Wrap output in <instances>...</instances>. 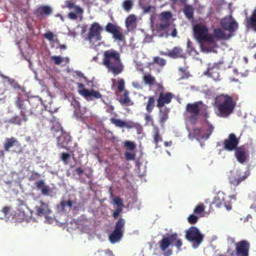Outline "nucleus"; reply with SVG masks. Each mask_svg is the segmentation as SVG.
<instances>
[{
	"mask_svg": "<svg viewBox=\"0 0 256 256\" xmlns=\"http://www.w3.org/2000/svg\"><path fill=\"white\" fill-rule=\"evenodd\" d=\"M204 130H202L199 128H195L193 130L192 132V134L196 139H204L205 138V134L204 133Z\"/></svg>",
	"mask_w": 256,
	"mask_h": 256,
	"instance_id": "39",
	"label": "nucleus"
},
{
	"mask_svg": "<svg viewBox=\"0 0 256 256\" xmlns=\"http://www.w3.org/2000/svg\"><path fill=\"white\" fill-rule=\"evenodd\" d=\"M187 52L190 54H192L196 52V50L193 47L192 43L190 40L187 42Z\"/></svg>",
	"mask_w": 256,
	"mask_h": 256,
	"instance_id": "51",
	"label": "nucleus"
},
{
	"mask_svg": "<svg viewBox=\"0 0 256 256\" xmlns=\"http://www.w3.org/2000/svg\"><path fill=\"white\" fill-rule=\"evenodd\" d=\"M173 98L172 94L170 92H160L157 99L156 106L162 108L164 104H170Z\"/></svg>",
	"mask_w": 256,
	"mask_h": 256,
	"instance_id": "18",
	"label": "nucleus"
},
{
	"mask_svg": "<svg viewBox=\"0 0 256 256\" xmlns=\"http://www.w3.org/2000/svg\"><path fill=\"white\" fill-rule=\"evenodd\" d=\"M48 120L50 123V131L54 136L56 137L64 132L56 118L52 116Z\"/></svg>",
	"mask_w": 256,
	"mask_h": 256,
	"instance_id": "17",
	"label": "nucleus"
},
{
	"mask_svg": "<svg viewBox=\"0 0 256 256\" xmlns=\"http://www.w3.org/2000/svg\"><path fill=\"white\" fill-rule=\"evenodd\" d=\"M20 116H14L8 120V122L18 126H20L22 122H26L28 120L26 114H20Z\"/></svg>",
	"mask_w": 256,
	"mask_h": 256,
	"instance_id": "24",
	"label": "nucleus"
},
{
	"mask_svg": "<svg viewBox=\"0 0 256 256\" xmlns=\"http://www.w3.org/2000/svg\"><path fill=\"white\" fill-rule=\"evenodd\" d=\"M24 209H28V208L25 205H20L18 208V214L21 216L20 218L22 220L26 218L27 217L26 214V212Z\"/></svg>",
	"mask_w": 256,
	"mask_h": 256,
	"instance_id": "46",
	"label": "nucleus"
},
{
	"mask_svg": "<svg viewBox=\"0 0 256 256\" xmlns=\"http://www.w3.org/2000/svg\"><path fill=\"white\" fill-rule=\"evenodd\" d=\"M16 106L20 110V114H26V106L25 100L20 97H18L15 102Z\"/></svg>",
	"mask_w": 256,
	"mask_h": 256,
	"instance_id": "32",
	"label": "nucleus"
},
{
	"mask_svg": "<svg viewBox=\"0 0 256 256\" xmlns=\"http://www.w3.org/2000/svg\"><path fill=\"white\" fill-rule=\"evenodd\" d=\"M29 102L32 105V108L30 110V114L33 115L36 112V109L38 106H40V102L39 100L36 98H32L30 100Z\"/></svg>",
	"mask_w": 256,
	"mask_h": 256,
	"instance_id": "35",
	"label": "nucleus"
},
{
	"mask_svg": "<svg viewBox=\"0 0 256 256\" xmlns=\"http://www.w3.org/2000/svg\"><path fill=\"white\" fill-rule=\"evenodd\" d=\"M235 150V156L240 163H244L246 160V153L244 148L238 147Z\"/></svg>",
	"mask_w": 256,
	"mask_h": 256,
	"instance_id": "27",
	"label": "nucleus"
},
{
	"mask_svg": "<svg viewBox=\"0 0 256 256\" xmlns=\"http://www.w3.org/2000/svg\"><path fill=\"white\" fill-rule=\"evenodd\" d=\"M166 63V61L164 58H160L159 56H154L153 58V61L151 63H150L149 64H156L160 66L163 67L164 66Z\"/></svg>",
	"mask_w": 256,
	"mask_h": 256,
	"instance_id": "40",
	"label": "nucleus"
},
{
	"mask_svg": "<svg viewBox=\"0 0 256 256\" xmlns=\"http://www.w3.org/2000/svg\"><path fill=\"white\" fill-rule=\"evenodd\" d=\"M124 127L126 128H135L138 130L142 128L140 124H137V123H134V122H130V121L128 122H125V126Z\"/></svg>",
	"mask_w": 256,
	"mask_h": 256,
	"instance_id": "48",
	"label": "nucleus"
},
{
	"mask_svg": "<svg viewBox=\"0 0 256 256\" xmlns=\"http://www.w3.org/2000/svg\"><path fill=\"white\" fill-rule=\"evenodd\" d=\"M114 204L117 205L118 206H122L123 202L122 200L119 197H116L114 199Z\"/></svg>",
	"mask_w": 256,
	"mask_h": 256,
	"instance_id": "61",
	"label": "nucleus"
},
{
	"mask_svg": "<svg viewBox=\"0 0 256 256\" xmlns=\"http://www.w3.org/2000/svg\"><path fill=\"white\" fill-rule=\"evenodd\" d=\"M74 10V12H70L68 14V17L70 20H76L78 18V15H82L84 13V10L80 6H76Z\"/></svg>",
	"mask_w": 256,
	"mask_h": 256,
	"instance_id": "34",
	"label": "nucleus"
},
{
	"mask_svg": "<svg viewBox=\"0 0 256 256\" xmlns=\"http://www.w3.org/2000/svg\"><path fill=\"white\" fill-rule=\"evenodd\" d=\"M76 6L74 5V2L72 0H67L65 2V7L68 8L69 10H72V8H74L75 10V7Z\"/></svg>",
	"mask_w": 256,
	"mask_h": 256,
	"instance_id": "58",
	"label": "nucleus"
},
{
	"mask_svg": "<svg viewBox=\"0 0 256 256\" xmlns=\"http://www.w3.org/2000/svg\"><path fill=\"white\" fill-rule=\"evenodd\" d=\"M70 158V154L66 152H62L61 154L60 158L61 160L65 164L68 163V160Z\"/></svg>",
	"mask_w": 256,
	"mask_h": 256,
	"instance_id": "50",
	"label": "nucleus"
},
{
	"mask_svg": "<svg viewBox=\"0 0 256 256\" xmlns=\"http://www.w3.org/2000/svg\"><path fill=\"white\" fill-rule=\"evenodd\" d=\"M123 8L126 12H129L133 6V2L132 0H125L122 4Z\"/></svg>",
	"mask_w": 256,
	"mask_h": 256,
	"instance_id": "43",
	"label": "nucleus"
},
{
	"mask_svg": "<svg viewBox=\"0 0 256 256\" xmlns=\"http://www.w3.org/2000/svg\"><path fill=\"white\" fill-rule=\"evenodd\" d=\"M236 104L232 96L221 94L216 97L215 106L218 109V116L227 118L232 114Z\"/></svg>",
	"mask_w": 256,
	"mask_h": 256,
	"instance_id": "2",
	"label": "nucleus"
},
{
	"mask_svg": "<svg viewBox=\"0 0 256 256\" xmlns=\"http://www.w3.org/2000/svg\"><path fill=\"white\" fill-rule=\"evenodd\" d=\"M110 122L112 124L115 125L118 128H124L125 126V122L120 119H116L114 118H111Z\"/></svg>",
	"mask_w": 256,
	"mask_h": 256,
	"instance_id": "45",
	"label": "nucleus"
},
{
	"mask_svg": "<svg viewBox=\"0 0 256 256\" xmlns=\"http://www.w3.org/2000/svg\"><path fill=\"white\" fill-rule=\"evenodd\" d=\"M208 28L204 24H198L194 26V37L200 42H214V36L208 34Z\"/></svg>",
	"mask_w": 256,
	"mask_h": 256,
	"instance_id": "4",
	"label": "nucleus"
},
{
	"mask_svg": "<svg viewBox=\"0 0 256 256\" xmlns=\"http://www.w3.org/2000/svg\"><path fill=\"white\" fill-rule=\"evenodd\" d=\"M72 138L70 134L64 132L60 135L56 136V144L58 147L68 150L67 146L71 141Z\"/></svg>",
	"mask_w": 256,
	"mask_h": 256,
	"instance_id": "16",
	"label": "nucleus"
},
{
	"mask_svg": "<svg viewBox=\"0 0 256 256\" xmlns=\"http://www.w3.org/2000/svg\"><path fill=\"white\" fill-rule=\"evenodd\" d=\"M54 42H56L58 44V46L56 47V48H59L60 50H65L66 48V46L65 44H60L59 40L57 38H56Z\"/></svg>",
	"mask_w": 256,
	"mask_h": 256,
	"instance_id": "64",
	"label": "nucleus"
},
{
	"mask_svg": "<svg viewBox=\"0 0 256 256\" xmlns=\"http://www.w3.org/2000/svg\"><path fill=\"white\" fill-rule=\"evenodd\" d=\"M207 124V129L206 131L204 132L205 136V139L208 138L212 134L214 130L213 126L209 123L208 121H206Z\"/></svg>",
	"mask_w": 256,
	"mask_h": 256,
	"instance_id": "49",
	"label": "nucleus"
},
{
	"mask_svg": "<svg viewBox=\"0 0 256 256\" xmlns=\"http://www.w3.org/2000/svg\"><path fill=\"white\" fill-rule=\"evenodd\" d=\"M142 79L145 84L149 86L154 85L156 83L155 78L149 74H145L143 76Z\"/></svg>",
	"mask_w": 256,
	"mask_h": 256,
	"instance_id": "38",
	"label": "nucleus"
},
{
	"mask_svg": "<svg viewBox=\"0 0 256 256\" xmlns=\"http://www.w3.org/2000/svg\"><path fill=\"white\" fill-rule=\"evenodd\" d=\"M44 36L47 40H48L50 42H54V38L56 37V35H54L52 32H46L44 34Z\"/></svg>",
	"mask_w": 256,
	"mask_h": 256,
	"instance_id": "55",
	"label": "nucleus"
},
{
	"mask_svg": "<svg viewBox=\"0 0 256 256\" xmlns=\"http://www.w3.org/2000/svg\"><path fill=\"white\" fill-rule=\"evenodd\" d=\"M239 138H238L234 133L230 134L228 138L225 139L223 142V147L226 150L231 152L236 150L238 148Z\"/></svg>",
	"mask_w": 256,
	"mask_h": 256,
	"instance_id": "12",
	"label": "nucleus"
},
{
	"mask_svg": "<svg viewBox=\"0 0 256 256\" xmlns=\"http://www.w3.org/2000/svg\"><path fill=\"white\" fill-rule=\"evenodd\" d=\"M124 146L128 150H132L136 148V144L134 142L126 141L124 142Z\"/></svg>",
	"mask_w": 256,
	"mask_h": 256,
	"instance_id": "57",
	"label": "nucleus"
},
{
	"mask_svg": "<svg viewBox=\"0 0 256 256\" xmlns=\"http://www.w3.org/2000/svg\"><path fill=\"white\" fill-rule=\"evenodd\" d=\"M172 16V14L169 11L164 12L160 14V21L162 22H164V23H161L159 26V28L160 30H165L170 26L169 21L170 20Z\"/></svg>",
	"mask_w": 256,
	"mask_h": 256,
	"instance_id": "21",
	"label": "nucleus"
},
{
	"mask_svg": "<svg viewBox=\"0 0 256 256\" xmlns=\"http://www.w3.org/2000/svg\"><path fill=\"white\" fill-rule=\"evenodd\" d=\"M148 100L146 103V109L148 113H150L155 106V100L154 96H148Z\"/></svg>",
	"mask_w": 256,
	"mask_h": 256,
	"instance_id": "36",
	"label": "nucleus"
},
{
	"mask_svg": "<svg viewBox=\"0 0 256 256\" xmlns=\"http://www.w3.org/2000/svg\"><path fill=\"white\" fill-rule=\"evenodd\" d=\"M124 155L126 160H134L136 156V154H134L128 152H126Z\"/></svg>",
	"mask_w": 256,
	"mask_h": 256,
	"instance_id": "60",
	"label": "nucleus"
},
{
	"mask_svg": "<svg viewBox=\"0 0 256 256\" xmlns=\"http://www.w3.org/2000/svg\"><path fill=\"white\" fill-rule=\"evenodd\" d=\"M102 64L114 75L121 74L124 70V65L121 62L120 54L113 49L104 52L102 58Z\"/></svg>",
	"mask_w": 256,
	"mask_h": 256,
	"instance_id": "1",
	"label": "nucleus"
},
{
	"mask_svg": "<svg viewBox=\"0 0 256 256\" xmlns=\"http://www.w3.org/2000/svg\"><path fill=\"white\" fill-rule=\"evenodd\" d=\"M249 175L248 171H246L244 174L238 170L231 171L228 177L229 182L232 184L237 186L245 180Z\"/></svg>",
	"mask_w": 256,
	"mask_h": 256,
	"instance_id": "9",
	"label": "nucleus"
},
{
	"mask_svg": "<svg viewBox=\"0 0 256 256\" xmlns=\"http://www.w3.org/2000/svg\"><path fill=\"white\" fill-rule=\"evenodd\" d=\"M39 202L40 206L36 207V214L40 216H44L47 218L49 214L52 212V211L47 203L44 202L42 200H40Z\"/></svg>",
	"mask_w": 256,
	"mask_h": 256,
	"instance_id": "19",
	"label": "nucleus"
},
{
	"mask_svg": "<svg viewBox=\"0 0 256 256\" xmlns=\"http://www.w3.org/2000/svg\"><path fill=\"white\" fill-rule=\"evenodd\" d=\"M153 128V142L156 145V148H158V143L159 142L162 141V136L160 132V129L158 127L155 125L154 124H152Z\"/></svg>",
	"mask_w": 256,
	"mask_h": 256,
	"instance_id": "26",
	"label": "nucleus"
},
{
	"mask_svg": "<svg viewBox=\"0 0 256 256\" xmlns=\"http://www.w3.org/2000/svg\"><path fill=\"white\" fill-rule=\"evenodd\" d=\"M125 220L120 218L116 223L112 232L109 235L108 240L112 244H115L120 241L123 236Z\"/></svg>",
	"mask_w": 256,
	"mask_h": 256,
	"instance_id": "7",
	"label": "nucleus"
},
{
	"mask_svg": "<svg viewBox=\"0 0 256 256\" xmlns=\"http://www.w3.org/2000/svg\"><path fill=\"white\" fill-rule=\"evenodd\" d=\"M52 9L48 6H41L38 7L34 11L35 15L38 18H42L44 16H48L52 13Z\"/></svg>",
	"mask_w": 256,
	"mask_h": 256,
	"instance_id": "23",
	"label": "nucleus"
},
{
	"mask_svg": "<svg viewBox=\"0 0 256 256\" xmlns=\"http://www.w3.org/2000/svg\"><path fill=\"white\" fill-rule=\"evenodd\" d=\"M222 28L230 33L234 32L238 28V24L231 15L222 18L220 22Z\"/></svg>",
	"mask_w": 256,
	"mask_h": 256,
	"instance_id": "10",
	"label": "nucleus"
},
{
	"mask_svg": "<svg viewBox=\"0 0 256 256\" xmlns=\"http://www.w3.org/2000/svg\"><path fill=\"white\" fill-rule=\"evenodd\" d=\"M118 90L119 92H122L124 89V80L122 78L118 80L117 82Z\"/></svg>",
	"mask_w": 256,
	"mask_h": 256,
	"instance_id": "56",
	"label": "nucleus"
},
{
	"mask_svg": "<svg viewBox=\"0 0 256 256\" xmlns=\"http://www.w3.org/2000/svg\"><path fill=\"white\" fill-rule=\"evenodd\" d=\"M214 34L218 40H228L232 36L230 34H226L220 28H215L214 30Z\"/></svg>",
	"mask_w": 256,
	"mask_h": 256,
	"instance_id": "29",
	"label": "nucleus"
},
{
	"mask_svg": "<svg viewBox=\"0 0 256 256\" xmlns=\"http://www.w3.org/2000/svg\"><path fill=\"white\" fill-rule=\"evenodd\" d=\"M158 244L160 250L163 252L166 251L170 246H174L180 250L182 245V240L178 238L176 233L171 234L167 236L164 237Z\"/></svg>",
	"mask_w": 256,
	"mask_h": 256,
	"instance_id": "5",
	"label": "nucleus"
},
{
	"mask_svg": "<svg viewBox=\"0 0 256 256\" xmlns=\"http://www.w3.org/2000/svg\"><path fill=\"white\" fill-rule=\"evenodd\" d=\"M226 196L223 192H218L214 196L212 204L218 208L224 206L228 210H230L232 208L231 203L230 200H226Z\"/></svg>",
	"mask_w": 256,
	"mask_h": 256,
	"instance_id": "11",
	"label": "nucleus"
},
{
	"mask_svg": "<svg viewBox=\"0 0 256 256\" xmlns=\"http://www.w3.org/2000/svg\"><path fill=\"white\" fill-rule=\"evenodd\" d=\"M2 77L6 79L9 84L15 89H20V85L13 78H10L8 76L2 75Z\"/></svg>",
	"mask_w": 256,
	"mask_h": 256,
	"instance_id": "41",
	"label": "nucleus"
},
{
	"mask_svg": "<svg viewBox=\"0 0 256 256\" xmlns=\"http://www.w3.org/2000/svg\"><path fill=\"white\" fill-rule=\"evenodd\" d=\"M112 34L113 38L116 40L122 41L124 39V36L119 27Z\"/></svg>",
	"mask_w": 256,
	"mask_h": 256,
	"instance_id": "44",
	"label": "nucleus"
},
{
	"mask_svg": "<svg viewBox=\"0 0 256 256\" xmlns=\"http://www.w3.org/2000/svg\"><path fill=\"white\" fill-rule=\"evenodd\" d=\"M51 59L56 65L60 64L62 62V58L60 56H52L51 57Z\"/></svg>",
	"mask_w": 256,
	"mask_h": 256,
	"instance_id": "59",
	"label": "nucleus"
},
{
	"mask_svg": "<svg viewBox=\"0 0 256 256\" xmlns=\"http://www.w3.org/2000/svg\"><path fill=\"white\" fill-rule=\"evenodd\" d=\"M122 212V208H117L114 210L112 214V216L114 218H116L118 217L120 214Z\"/></svg>",
	"mask_w": 256,
	"mask_h": 256,
	"instance_id": "63",
	"label": "nucleus"
},
{
	"mask_svg": "<svg viewBox=\"0 0 256 256\" xmlns=\"http://www.w3.org/2000/svg\"><path fill=\"white\" fill-rule=\"evenodd\" d=\"M151 0H139V6L140 8L142 9L144 13H148L152 9L154 8V7L150 5Z\"/></svg>",
	"mask_w": 256,
	"mask_h": 256,
	"instance_id": "31",
	"label": "nucleus"
},
{
	"mask_svg": "<svg viewBox=\"0 0 256 256\" xmlns=\"http://www.w3.org/2000/svg\"><path fill=\"white\" fill-rule=\"evenodd\" d=\"M118 27L111 22H108L105 27V30L107 32L112 34Z\"/></svg>",
	"mask_w": 256,
	"mask_h": 256,
	"instance_id": "47",
	"label": "nucleus"
},
{
	"mask_svg": "<svg viewBox=\"0 0 256 256\" xmlns=\"http://www.w3.org/2000/svg\"><path fill=\"white\" fill-rule=\"evenodd\" d=\"M159 111V122L160 124H164L168 118V114L170 112V109L167 108H160Z\"/></svg>",
	"mask_w": 256,
	"mask_h": 256,
	"instance_id": "33",
	"label": "nucleus"
},
{
	"mask_svg": "<svg viewBox=\"0 0 256 256\" xmlns=\"http://www.w3.org/2000/svg\"><path fill=\"white\" fill-rule=\"evenodd\" d=\"M220 64L216 63L209 66L207 70V73L209 76L211 77L214 80H216L220 79V75L219 73Z\"/></svg>",
	"mask_w": 256,
	"mask_h": 256,
	"instance_id": "22",
	"label": "nucleus"
},
{
	"mask_svg": "<svg viewBox=\"0 0 256 256\" xmlns=\"http://www.w3.org/2000/svg\"><path fill=\"white\" fill-rule=\"evenodd\" d=\"M184 13L185 16L189 20L192 19L194 17V8L192 6L186 4L184 6Z\"/></svg>",
	"mask_w": 256,
	"mask_h": 256,
	"instance_id": "37",
	"label": "nucleus"
},
{
	"mask_svg": "<svg viewBox=\"0 0 256 256\" xmlns=\"http://www.w3.org/2000/svg\"><path fill=\"white\" fill-rule=\"evenodd\" d=\"M103 30V28L98 22H93L87 34V40L90 42L100 41L102 39L101 33Z\"/></svg>",
	"mask_w": 256,
	"mask_h": 256,
	"instance_id": "8",
	"label": "nucleus"
},
{
	"mask_svg": "<svg viewBox=\"0 0 256 256\" xmlns=\"http://www.w3.org/2000/svg\"><path fill=\"white\" fill-rule=\"evenodd\" d=\"M186 110L190 114L189 120L193 124L196 123L197 121L198 115L201 116L204 118L209 117L208 106L201 100L192 104H188L186 106Z\"/></svg>",
	"mask_w": 256,
	"mask_h": 256,
	"instance_id": "3",
	"label": "nucleus"
},
{
	"mask_svg": "<svg viewBox=\"0 0 256 256\" xmlns=\"http://www.w3.org/2000/svg\"><path fill=\"white\" fill-rule=\"evenodd\" d=\"M204 210V206L203 204H200L197 206L194 209V212L196 214H200Z\"/></svg>",
	"mask_w": 256,
	"mask_h": 256,
	"instance_id": "53",
	"label": "nucleus"
},
{
	"mask_svg": "<svg viewBox=\"0 0 256 256\" xmlns=\"http://www.w3.org/2000/svg\"><path fill=\"white\" fill-rule=\"evenodd\" d=\"M136 16L134 14L130 15L126 19V26L128 28L134 26L136 24Z\"/></svg>",
	"mask_w": 256,
	"mask_h": 256,
	"instance_id": "42",
	"label": "nucleus"
},
{
	"mask_svg": "<svg viewBox=\"0 0 256 256\" xmlns=\"http://www.w3.org/2000/svg\"><path fill=\"white\" fill-rule=\"evenodd\" d=\"M235 246L237 256H248L250 244L248 242L242 240L236 242Z\"/></svg>",
	"mask_w": 256,
	"mask_h": 256,
	"instance_id": "15",
	"label": "nucleus"
},
{
	"mask_svg": "<svg viewBox=\"0 0 256 256\" xmlns=\"http://www.w3.org/2000/svg\"><path fill=\"white\" fill-rule=\"evenodd\" d=\"M79 88H82L79 90V93L84 96L88 100H92L94 99H98L102 97V95L96 90H88L84 88V85L82 84H78Z\"/></svg>",
	"mask_w": 256,
	"mask_h": 256,
	"instance_id": "13",
	"label": "nucleus"
},
{
	"mask_svg": "<svg viewBox=\"0 0 256 256\" xmlns=\"http://www.w3.org/2000/svg\"><path fill=\"white\" fill-rule=\"evenodd\" d=\"M198 216L194 214H190L188 218L189 223L190 224H195L198 222Z\"/></svg>",
	"mask_w": 256,
	"mask_h": 256,
	"instance_id": "54",
	"label": "nucleus"
},
{
	"mask_svg": "<svg viewBox=\"0 0 256 256\" xmlns=\"http://www.w3.org/2000/svg\"><path fill=\"white\" fill-rule=\"evenodd\" d=\"M245 22V24L248 28H252L256 30V7L252 12L250 16L246 18Z\"/></svg>",
	"mask_w": 256,
	"mask_h": 256,
	"instance_id": "25",
	"label": "nucleus"
},
{
	"mask_svg": "<svg viewBox=\"0 0 256 256\" xmlns=\"http://www.w3.org/2000/svg\"><path fill=\"white\" fill-rule=\"evenodd\" d=\"M129 92L128 90H126L124 94L122 96L118 101L122 105L124 106H132L134 102L131 100L129 98Z\"/></svg>",
	"mask_w": 256,
	"mask_h": 256,
	"instance_id": "30",
	"label": "nucleus"
},
{
	"mask_svg": "<svg viewBox=\"0 0 256 256\" xmlns=\"http://www.w3.org/2000/svg\"><path fill=\"white\" fill-rule=\"evenodd\" d=\"M34 186L37 189L40 190L43 195H48L50 192L49 186H46L43 180H39L35 182Z\"/></svg>",
	"mask_w": 256,
	"mask_h": 256,
	"instance_id": "28",
	"label": "nucleus"
},
{
	"mask_svg": "<svg viewBox=\"0 0 256 256\" xmlns=\"http://www.w3.org/2000/svg\"><path fill=\"white\" fill-rule=\"evenodd\" d=\"M14 146H16L17 150L14 152L17 154H20L22 152V148L18 140L14 137L12 136L10 138H6L4 144V148L6 152H9L10 148Z\"/></svg>",
	"mask_w": 256,
	"mask_h": 256,
	"instance_id": "14",
	"label": "nucleus"
},
{
	"mask_svg": "<svg viewBox=\"0 0 256 256\" xmlns=\"http://www.w3.org/2000/svg\"><path fill=\"white\" fill-rule=\"evenodd\" d=\"M160 54L172 58H185L186 57L182 49L180 46H174L172 50H169L168 52H160Z\"/></svg>",
	"mask_w": 256,
	"mask_h": 256,
	"instance_id": "20",
	"label": "nucleus"
},
{
	"mask_svg": "<svg viewBox=\"0 0 256 256\" xmlns=\"http://www.w3.org/2000/svg\"><path fill=\"white\" fill-rule=\"evenodd\" d=\"M60 206L62 210H64L66 206H68L69 208H71L72 206V200H62L60 202Z\"/></svg>",
	"mask_w": 256,
	"mask_h": 256,
	"instance_id": "52",
	"label": "nucleus"
},
{
	"mask_svg": "<svg viewBox=\"0 0 256 256\" xmlns=\"http://www.w3.org/2000/svg\"><path fill=\"white\" fill-rule=\"evenodd\" d=\"M204 238V235L196 227L191 226L186 231V238L192 243L194 248H198L200 244Z\"/></svg>",
	"mask_w": 256,
	"mask_h": 256,
	"instance_id": "6",
	"label": "nucleus"
},
{
	"mask_svg": "<svg viewBox=\"0 0 256 256\" xmlns=\"http://www.w3.org/2000/svg\"><path fill=\"white\" fill-rule=\"evenodd\" d=\"M40 175L36 172H32V175L30 176V178H29V180H36L38 178H40Z\"/></svg>",
	"mask_w": 256,
	"mask_h": 256,
	"instance_id": "62",
	"label": "nucleus"
}]
</instances>
